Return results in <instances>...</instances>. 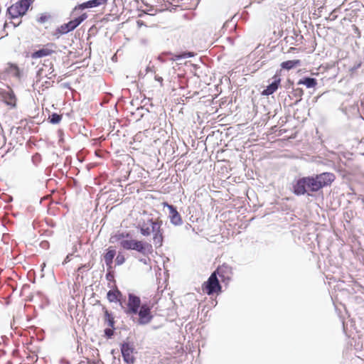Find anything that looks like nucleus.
Instances as JSON below:
<instances>
[{
    "mask_svg": "<svg viewBox=\"0 0 364 364\" xmlns=\"http://www.w3.org/2000/svg\"><path fill=\"white\" fill-rule=\"evenodd\" d=\"M61 116L56 114V113H53L52 114L49 119H50V122L52 123V124H58L60 122L61 120Z\"/></svg>",
    "mask_w": 364,
    "mask_h": 364,
    "instance_id": "obj_25",
    "label": "nucleus"
},
{
    "mask_svg": "<svg viewBox=\"0 0 364 364\" xmlns=\"http://www.w3.org/2000/svg\"><path fill=\"white\" fill-rule=\"evenodd\" d=\"M125 261L124 256L121 253H119L115 259V262L117 265L122 264Z\"/></svg>",
    "mask_w": 364,
    "mask_h": 364,
    "instance_id": "obj_27",
    "label": "nucleus"
},
{
    "mask_svg": "<svg viewBox=\"0 0 364 364\" xmlns=\"http://www.w3.org/2000/svg\"><path fill=\"white\" fill-rule=\"evenodd\" d=\"M300 65L299 60H287L282 63L281 67L287 70H291Z\"/></svg>",
    "mask_w": 364,
    "mask_h": 364,
    "instance_id": "obj_20",
    "label": "nucleus"
},
{
    "mask_svg": "<svg viewBox=\"0 0 364 364\" xmlns=\"http://www.w3.org/2000/svg\"><path fill=\"white\" fill-rule=\"evenodd\" d=\"M314 177L316 181L318 190H320L324 186L331 185V183L335 180L334 174L328 172L317 174Z\"/></svg>",
    "mask_w": 364,
    "mask_h": 364,
    "instance_id": "obj_8",
    "label": "nucleus"
},
{
    "mask_svg": "<svg viewBox=\"0 0 364 364\" xmlns=\"http://www.w3.org/2000/svg\"><path fill=\"white\" fill-rule=\"evenodd\" d=\"M141 299L139 296L129 294L127 302V309L125 312L127 314H136L138 310L141 308Z\"/></svg>",
    "mask_w": 364,
    "mask_h": 364,
    "instance_id": "obj_9",
    "label": "nucleus"
},
{
    "mask_svg": "<svg viewBox=\"0 0 364 364\" xmlns=\"http://www.w3.org/2000/svg\"><path fill=\"white\" fill-rule=\"evenodd\" d=\"M299 84H303L306 86L308 88L314 87L316 85L317 82L316 79L311 77H306L303 80H300Z\"/></svg>",
    "mask_w": 364,
    "mask_h": 364,
    "instance_id": "obj_21",
    "label": "nucleus"
},
{
    "mask_svg": "<svg viewBox=\"0 0 364 364\" xmlns=\"http://www.w3.org/2000/svg\"><path fill=\"white\" fill-rule=\"evenodd\" d=\"M294 193L297 196L309 193V191H318L316 181L314 176L299 178L293 186Z\"/></svg>",
    "mask_w": 364,
    "mask_h": 364,
    "instance_id": "obj_2",
    "label": "nucleus"
},
{
    "mask_svg": "<svg viewBox=\"0 0 364 364\" xmlns=\"http://www.w3.org/2000/svg\"><path fill=\"white\" fill-rule=\"evenodd\" d=\"M2 97L4 98V102L8 105H11L12 107H15L16 106V96H15L13 90H11L10 89V90H9L7 91H4L3 92V94H2Z\"/></svg>",
    "mask_w": 364,
    "mask_h": 364,
    "instance_id": "obj_14",
    "label": "nucleus"
},
{
    "mask_svg": "<svg viewBox=\"0 0 364 364\" xmlns=\"http://www.w3.org/2000/svg\"><path fill=\"white\" fill-rule=\"evenodd\" d=\"M194 56V53L191 52H184L180 55H177L175 56L174 60H178L181 58H187Z\"/></svg>",
    "mask_w": 364,
    "mask_h": 364,
    "instance_id": "obj_26",
    "label": "nucleus"
},
{
    "mask_svg": "<svg viewBox=\"0 0 364 364\" xmlns=\"http://www.w3.org/2000/svg\"><path fill=\"white\" fill-rule=\"evenodd\" d=\"M103 311L105 314V321L107 323V325L110 327H114V321L112 314L107 311V309L103 307Z\"/></svg>",
    "mask_w": 364,
    "mask_h": 364,
    "instance_id": "obj_22",
    "label": "nucleus"
},
{
    "mask_svg": "<svg viewBox=\"0 0 364 364\" xmlns=\"http://www.w3.org/2000/svg\"><path fill=\"white\" fill-rule=\"evenodd\" d=\"M149 223L151 226V231L154 233L153 242L156 247H161L163 244V232L161 229L162 221L157 220H153L149 219Z\"/></svg>",
    "mask_w": 364,
    "mask_h": 364,
    "instance_id": "obj_7",
    "label": "nucleus"
},
{
    "mask_svg": "<svg viewBox=\"0 0 364 364\" xmlns=\"http://www.w3.org/2000/svg\"><path fill=\"white\" fill-rule=\"evenodd\" d=\"M30 5V0H21L8 8L7 12L10 18L18 20L17 22H13L15 27L20 24L21 20H19V18L26 14Z\"/></svg>",
    "mask_w": 364,
    "mask_h": 364,
    "instance_id": "obj_4",
    "label": "nucleus"
},
{
    "mask_svg": "<svg viewBox=\"0 0 364 364\" xmlns=\"http://www.w3.org/2000/svg\"><path fill=\"white\" fill-rule=\"evenodd\" d=\"M105 333L108 337H111L113 335V331L110 328H106L105 330Z\"/></svg>",
    "mask_w": 364,
    "mask_h": 364,
    "instance_id": "obj_28",
    "label": "nucleus"
},
{
    "mask_svg": "<svg viewBox=\"0 0 364 364\" xmlns=\"http://www.w3.org/2000/svg\"><path fill=\"white\" fill-rule=\"evenodd\" d=\"M107 0H90L76 6L73 9V12L76 11L77 9L83 10L85 9L97 7L105 4Z\"/></svg>",
    "mask_w": 364,
    "mask_h": 364,
    "instance_id": "obj_12",
    "label": "nucleus"
},
{
    "mask_svg": "<svg viewBox=\"0 0 364 364\" xmlns=\"http://www.w3.org/2000/svg\"><path fill=\"white\" fill-rule=\"evenodd\" d=\"M138 228L140 229L141 234L144 236H149L152 232L149 220L147 223L144 221L142 223L140 222L138 225Z\"/></svg>",
    "mask_w": 364,
    "mask_h": 364,
    "instance_id": "obj_16",
    "label": "nucleus"
},
{
    "mask_svg": "<svg viewBox=\"0 0 364 364\" xmlns=\"http://www.w3.org/2000/svg\"><path fill=\"white\" fill-rule=\"evenodd\" d=\"M274 80L273 82L269 84L266 89H264L262 94L263 95H270L272 94H273L279 87V85L280 84V82H281V79L279 76L277 75H274V77H273Z\"/></svg>",
    "mask_w": 364,
    "mask_h": 364,
    "instance_id": "obj_13",
    "label": "nucleus"
},
{
    "mask_svg": "<svg viewBox=\"0 0 364 364\" xmlns=\"http://www.w3.org/2000/svg\"><path fill=\"white\" fill-rule=\"evenodd\" d=\"M125 237H129V234H127L126 235L123 233H118L114 235H112L109 239V242L111 243H115L117 242H119L121 243L122 240H124Z\"/></svg>",
    "mask_w": 364,
    "mask_h": 364,
    "instance_id": "obj_23",
    "label": "nucleus"
},
{
    "mask_svg": "<svg viewBox=\"0 0 364 364\" xmlns=\"http://www.w3.org/2000/svg\"><path fill=\"white\" fill-rule=\"evenodd\" d=\"M6 72L16 77H18V78L21 77V73H20L19 68L15 64L9 63L8 65V68H6Z\"/></svg>",
    "mask_w": 364,
    "mask_h": 364,
    "instance_id": "obj_19",
    "label": "nucleus"
},
{
    "mask_svg": "<svg viewBox=\"0 0 364 364\" xmlns=\"http://www.w3.org/2000/svg\"><path fill=\"white\" fill-rule=\"evenodd\" d=\"M53 53H54V50L53 49H51V48H50L48 47H45V48H41L40 50H38L33 52L31 54V58H42V57L50 55Z\"/></svg>",
    "mask_w": 364,
    "mask_h": 364,
    "instance_id": "obj_15",
    "label": "nucleus"
},
{
    "mask_svg": "<svg viewBox=\"0 0 364 364\" xmlns=\"http://www.w3.org/2000/svg\"><path fill=\"white\" fill-rule=\"evenodd\" d=\"M154 304H149L147 303H144L141 304V308L138 310L136 314L139 315V324L146 325L151 321L153 316L151 315V310Z\"/></svg>",
    "mask_w": 364,
    "mask_h": 364,
    "instance_id": "obj_6",
    "label": "nucleus"
},
{
    "mask_svg": "<svg viewBox=\"0 0 364 364\" xmlns=\"http://www.w3.org/2000/svg\"><path fill=\"white\" fill-rule=\"evenodd\" d=\"M87 16L86 14H83L79 17L70 21L67 23H64L59 26L53 33V36L56 38H59L61 35L68 33V32L73 31L77 28L84 20L87 18Z\"/></svg>",
    "mask_w": 364,
    "mask_h": 364,
    "instance_id": "obj_5",
    "label": "nucleus"
},
{
    "mask_svg": "<svg viewBox=\"0 0 364 364\" xmlns=\"http://www.w3.org/2000/svg\"><path fill=\"white\" fill-rule=\"evenodd\" d=\"M115 255H116L115 250L112 249V247H109L107 250V253L104 255V259H105V264L109 268L112 267L113 259H114Z\"/></svg>",
    "mask_w": 364,
    "mask_h": 364,
    "instance_id": "obj_17",
    "label": "nucleus"
},
{
    "mask_svg": "<svg viewBox=\"0 0 364 364\" xmlns=\"http://www.w3.org/2000/svg\"><path fill=\"white\" fill-rule=\"evenodd\" d=\"M122 293L119 290L109 291L107 294V299L110 302H115L120 300Z\"/></svg>",
    "mask_w": 364,
    "mask_h": 364,
    "instance_id": "obj_18",
    "label": "nucleus"
},
{
    "mask_svg": "<svg viewBox=\"0 0 364 364\" xmlns=\"http://www.w3.org/2000/svg\"><path fill=\"white\" fill-rule=\"evenodd\" d=\"M164 207L166 206L169 210L168 218L171 224L176 226L181 225L183 223V220L176 208L173 205H169L166 203H164Z\"/></svg>",
    "mask_w": 364,
    "mask_h": 364,
    "instance_id": "obj_11",
    "label": "nucleus"
},
{
    "mask_svg": "<svg viewBox=\"0 0 364 364\" xmlns=\"http://www.w3.org/2000/svg\"><path fill=\"white\" fill-rule=\"evenodd\" d=\"M231 271V268L228 266H223L222 267L217 269V272L212 273L208 281L203 285V290L205 291L208 295H211L214 293H218L221 291V286L219 283L217 277V274L220 277H223L224 272H228Z\"/></svg>",
    "mask_w": 364,
    "mask_h": 364,
    "instance_id": "obj_1",
    "label": "nucleus"
},
{
    "mask_svg": "<svg viewBox=\"0 0 364 364\" xmlns=\"http://www.w3.org/2000/svg\"><path fill=\"white\" fill-rule=\"evenodd\" d=\"M51 15L48 13H43L39 15L36 21L38 23L43 24L48 21L51 18Z\"/></svg>",
    "mask_w": 364,
    "mask_h": 364,
    "instance_id": "obj_24",
    "label": "nucleus"
},
{
    "mask_svg": "<svg viewBox=\"0 0 364 364\" xmlns=\"http://www.w3.org/2000/svg\"><path fill=\"white\" fill-rule=\"evenodd\" d=\"M155 80L160 82L161 83H162V81H163V78L161 77H159V76H157L156 75L155 76Z\"/></svg>",
    "mask_w": 364,
    "mask_h": 364,
    "instance_id": "obj_29",
    "label": "nucleus"
},
{
    "mask_svg": "<svg viewBox=\"0 0 364 364\" xmlns=\"http://www.w3.org/2000/svg\"><path fill=\"white\" fill-rule=\"evenodd\" d=\"M134 348L129 343H123L121 346V352L124 360L127 364H133L135 358L133 355Z\"/></svg>",
    "mask_w": 364,
    "mask_h": 364,
    "instance_id": "obj_10",
    "label": "nucleus"
},
{
    "mask_svg": "<svg viewBox=\"0 0 364 364\" xmlns=\"http://www.w3.org/2000/svg\"><path fill=\"white\" fill-rule=\"evenodd\" d=\"M139 261H140V262H143V263H144V264H147L146 259H141Z\"/></svg>",
    "mask_w": 364,
    "mask_h": 364,
    "instance_id": "obj_30",
    "label": "nucleus"
},
{
    "mask_svg": "<svg viewBox=\"0 0 364 364\" xmlns=\"http://www.w3.org/2000/svg\"><path fill=\"white\" fill-rule=\"evenodd\" d=\"M121 247L127 250H136L144 256H148L153 252V247L150 243L140 240H122Z\"/></svg>",
    "mask_w": 364,
    "mask_h": 364,
    "instance_id": "obj_3",
    "label": "nucleus"
}]
</instances>
